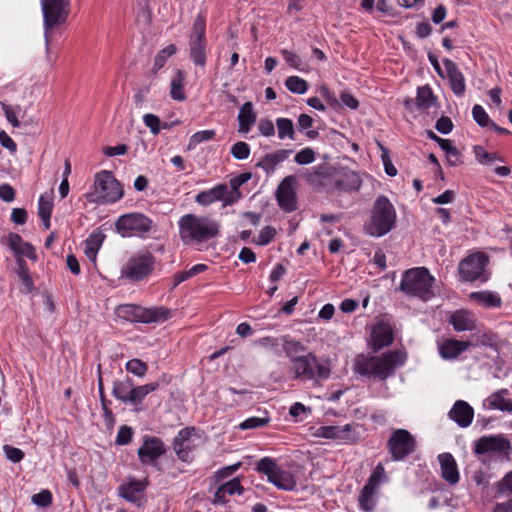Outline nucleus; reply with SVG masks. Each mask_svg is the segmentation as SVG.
<instances>
[{
  "label": "nucleus",
  "mask_w": 512,
  "mask_h": 512,
  "mask_svg": "<svg viewBox=\"0 0 512 512\" xmlns=\"http://www.w3.org/2000/svg\"><path fill=\"white\" fill-rule=\"evenodd\" d=\"M405 361L406 353L398 349L388 351L379 357L359 354L354 359L353 370L363 377L385 381L393 376L395 370Z\"/></svg>",
  "instance_id": "1"
},
{
  "label": "nucleus",
  "mask_w": 512,
  "mask_h": 512,
  "mask_svg": "<svg viewBox=\"0 0 512 512\" xmlns=\"http://www.w3.org/2000/svg\"><path fill=\"white\" fill-rule=\"evenodd\" d=\"M179 236L185 245L201 244L219 234L220 225L214 219L185 214L178 221Z\"/></svg>",
  "instance_id": "2"
},
{
  "label": "nucleus",
  "mask_w": 512,
  "mask_h": 512,
  "mask_svg": "<svg viewBox=\"0 0 512 512\" xmlns=\"http://www.w3.org/2000/svg\"><path fill=\"white\" fill-rule=\"evenodd\" d=\"M396 218L392 202L386 196L380 195L374 201L370 219L364 225L365 233L372 237H382L395 227Z\"/></svg>",
  "instance_id": "3"
},
{
  "label": "nucleus",
  "mask_w": 512,
  "mask_h": 512,
  "mask_svg": "<svg viewBox=\"0 0 512 512\" xmlns=\"http://www.w3.org/2000/svg\"><path fill=\"white\" fill-rule=\"evenodd\" d=\"M435 279L425 267H415L402 274L399 289L408 298H417L424 302L433 296V283Z\"/></svg>",
  "instance_id": "4"
},
{
  "label": "nucleus",
  "mask_w": 512,
  "mask_h": 512,
  "mask_svg": "<svg viewBox=\"0 0 512 512\" xmlns=\"http://www.w3.org/2000/svg\"><path fill=\"white\" fill-rule=\"evenodd\" d=\"M332 174V168L322 164L307 172L306 180L320 186H326L328 181H331L334 189L344 192L358 191L361 187L362 180L359 174L354 171L343 172L336 176Z\"/></svg>",
  "instance_id": "5"
},
{
  "label": "nucleus",
  "mask_w": 512,
  "mask_h": 512,
  "mask_svg": "<svg viewBox=\"0 0 512 512\" xmlns=\"http://www.w3.org/2000/svg\"><path fill=\"white\" fill-rule=\"evenodd\" d=\"M291 371L294 373L295 380L309 381L318 385L329 379L331 367L329 360H319L314 353L309 352L293 359Z\"/></svg>",
  "instance_id": "6"
},
{
  "label": "nucleus",
  "mask_w": 512,
  "mask_h": 512,
  "mask_svg": "<svg viewBox=\"0 0 512 512\" xmlns=\"http://www.w3.org/2000/svg\"><path fill=\"white\" fill-rule=\"evenodd\" d=\"M207 48L206 15L203 12H199L193 21L188 40L189 59L195 66L200 68L206 66Z\"/></svg>",
  "instance_id": "7"
},
{
  "label": "nucleus",
  "mask_w": 512,
  "mask_h": 512,
  "mask_svg": "<svg viewBox=\"0 0 512 512\" xmlns=\"http://www.w3.org/2000/svg\"><path fill=\"white\" fill-rule=\"evenodd\" d=\"M46 49L49 48L50 32L64 24L70 13V0H41Z\"/></svg>",
  "instance_id": "8"
},
{
  "label": "nucleus",
  "mask_w": 512,
  "mask_h": 512,
  "mask_svg": "<svg viewBox=\"0 0 512 512\" xmlns=\"http://www.w3.org/2000/svg\"><path fill=\"white\" fill-rule=\"evenodd\" d=\"M489 257L484 252H476L465 257L458 266L460 278L466 282L485 283L490 279Z\"/></svg>",
  "instance_id": "9"
},
{
  "label": "nucleus",
  "mask_w": 512,
  "mask_h": 512,
  "mask_svg": "<svg viewBox=\"0 0 512 512\" xmlns=\"http://www.w3.org/2000/svg\"><path fill=\"white\" fill-rule=\"evenodd\" d=\"M256 470L267 476L270 483L280 490L293 491L296 488L294 475L278 467L275 459L264 457L257 463Z\"/></svg>",
  "instance_id": "10"
},
{
  "label": "nucleus",
  "mask_w": 512,
  "mask_h": 512,
  "mask_svg": "<svg viewBox=\"0 0 512 512\" xmlns=\"http://www.w3.org/2000/svg\"><path fill=\"white\" fill-rule=\"evenodd\" d=\"M153 228V221L146 215L138 212L120 216L115 222V229L122 237L140 236L148 234Z\"/></svg>",
  "instance_id": "11"
},
{
  "label": "nucleus",
  "mask_w": 512,
  "mask_h": 512,
  "mask_svg": "<svg viewBox=\"0 0 512 512\" xmlns=\"http://www.w3.org/2000/svg\"><path fill=\"white\" fill-rule=\"evenodd\" d=\"M97 201L102 204L115 203L123 197V189L112 172L103 170L95 175Z\"/></svg>",
  "instance_id": "12"
},
{
  "label": "nucleus",
  "mask_w": 512,
  "mask_h": 512,
  "mask_svg": "<svg viewBox=\"0 0 512 512\" xmlns=\"http://www.w3.org/2000/svg\"><path fill=\"white\" fill-rule=\"evenodd\" d=\"M387 448L393 461H403L416 449L414 436L406 429H396L387 442Z\"/></svg>",
  "instance_id": "13"
},
{
  "label": "nucleus",
  "mask_w": 512,
  "mask_h": 512,
  "mask_svg": "<svg viewBox=\"0 0 512 512\" xmlns=\"http://www.w3.org/2000/svg\"><path fill=\"white\" fill-rule=\"evenodd\" d=\"M154 264L155 258L150 252L139 253L128 260L121 270V277L139 282L151 274Z\"/></svg>",
  "instance_id": "14"
},
{
  "label": "nucleus",
  "mask_w": 512,
  "mask_h": 512,
  "mask_svg": "<svg viewBox=\"0 0 512 512\" xmlns=\"http://www.w3.org/2000/svg\"><path fill=\"white\" fill-rule=\"evenodd\" d=\"M120 312L129 321L141 323H157L166 321L170 316V310L165 307L144 308L137 305H125Z\"/></svg>",
  "instance_id": "15"
},
{
  "label": "nucleus",
  "mask_w": 512,
  "mask_h": 512,
  "mask_svg": "<svg viewBox=\"0 0 512 512\" xmlns=\"http://www.w3.org/2000/svg\"><path fill=\"white\" fill-rule=\"evenodd\" d=\"M510 449V441L501 434L482 436L474 442V452L477 455L506 456Z\"/></svg>",
  "instance_id": "16"
},
{
  "label": "nucleus",
  "mask_w": 512,
  "mask_h": 512,
  "mask_svg": "<svg viewBox=\"0 0 512 512\" xmlns=\"http://www.w3.org/2000/svg\"><path fill=\"white\" fill-rule=\"evenodd\" d=\"M166 451V446L161 438L145 435L142 445L137 450V456L141 464L157 467V460L163 456Z\"/></svg>",
  "instance_id": "17"
},
{
  "label": "nucleus",
  "mask_w": 512,
  "mask_h": 512,
  "mask_svg": "<svg viewBox=\"0 0 512 512\" xmlns=\"http://www.w3.org/2000/svg\"><path fill=\"white\" fill-rule=\"evenodd\" d=\"M356 427L357 426L352 424H346L344 426H320L317 429L316 436L338 440L345 444H353L360 440V434L356 431Z\"/></svg>",
  "instance_id": "18"
},
{
  "label": "nucleus",
  "mask_w": 512,
  "mask_h": 512,
  "mask_svg": "<svg viewBox=\"0 0 512 512\" xmlns=\"http://www.w3.org/2000/svg\"><path fill=\"white\" fill-rule=\"evenodd\" d=\"M194 434V427H185L173 438L172 448L177 458L182 462L189 463L192 461L191 453L194 449V445L191 442V437Z\"/></svg>",
  "instance_id": "19"
},
{
  "label": "nucleus",
  "mask_w": 512,
  "mask_h": 512,
  "mask_svg": "<svg viewBox=\"0 0 512 512\" xmlns=\"http://www.w3.org/2000/svg\"><path fill=\"white\" fill-rule=\"evenodd\" d=\"M148 486V480L130 479L118 487V494L123 499L140 507L145 502L144 492Z\"/></svg>",
  "instance_id": "20"
},
{
  "label": "nucleus",
  "mask_w": 512,
  "mask_h": 512,
  "mask_svg": "<svg viewBox=\"0 0 512 512\" xmlns=\"http://www.w3.org/2000/svg\"><path fill=\"white\" fill-rule=\"evenodd\" d=\"M294 182V176H287L277 188L276 197L278 205L286 212H293L297 209L296 193L293 188Z\"/></svg>",
  "instance_id": "21"
},
{
  "label": "nucleus",
  "mask_w": 512,
  "mask_h": 512,
  "mask_svg": "<svg viewBox=\"0 0 512 512\" xmlns=\"http://www.w3.org/2000/svg\"><path fill=\"white\" fill-rule=\"evenodd\" d=\"M3 243L12 250L15 256V260L17 257L24 259V256L33 262L38 260L34 246L28 242L23 241L22 237L17 233L10 232L3 239Z\"/></svg>",
  "instance_id": "22"
},
{
  "label": "nucleus",
  "mask_w": 512,
  "mask_h": 512,
  "mask_svg": "<svg viewBox=\"0 0 512 512\" xmlns=\"http://www.w3.org/2000/svg\"><path fill=\"white\" fill-rule=\"evenodd\" d=\"M371 339L375 352L389 346L394 340L393 327L387 320L380 319L372 328Z\"/></svg>",
  "instance_id": "23"
},
{
  "label": "nucleus",
  "mask_w": 512,
  "mask_h": 512,
  "mask_svg": "<svg viewBox=\"0 0 512 512\" xmlns=\"http://www.w3.org/2000/svg\"><path fill=\"white\" fill-rule=\"evenodd\" d=\"M437 98L434 96L429 85L418 87L416 98H406L404 100L405 109L413 112L415 109L426 111L435 105Z\"/></svg>",
  "instance_id": "24"
},
{
  "label": "nucleus",
  "mask_w": 512,
  "mask_h": 512,
  "mask_svg": "<svg viewBox=\"0 0 512 512\" xmlns=\"http://www.w3.org/2000/svg\"><path fill=\"white\" fill-rule=\"evenodd\" d=\"M228 198V186L219 184L209 190L199 192L195 197V202L201 206H208L217 201H221L223 206L233 205V203H227Z\"/></svg>",
  "instance_id": "25"
},
{
  "label": "nucleus",
  "mask_w": 512,
  "mask_h": 512,
  "mask_svg": "<svg viewBox=\"0 0 512 512\" xmlns=\"http://www.w3.org/2000/svg\"><path fill=\"white\" fill-rule=\"evenodd\" d=\"M244 487L242 486L238 477L233 478L223 484H221L216 492L212 504L214 505H225L229 502L228 496L243 495Z\"/></svg>",
  "instance_id": "26"
},
{
  "label": "nucleus",
  "mask_w": 512,
  "mask_h": 512,
  "mask_svg": "<svg viewBox=\"0 0 512 512\" xmlns=\"http://www.w3.org/2000/svg\"><path fill=\"white\" fill-rule=\"evenodd\" d=\"M450 324L457 332L473 331L477 327V318L472 311L458 309L450 314Z\"/></svg>",
  "instance_id": "27"
},
{
  "label": "nucleus",
  "mask_w": 512,
  "mask_h": 512,
  "mask_svg": "<svg viewBox=\"0 0 512 512\" xmlns=\"http://www.w3.org/2000/svg\"><path fill=\"white\" fill-rule=\"evenodd\" d=\"M474 418V409L466 401L458 400L450 409V419L454 420L460 427L470 426Z\"/></svg>",
  "instance_id": "28"
},
{
  "label": "nucleus",
  "mask_w": 512,
  "mask_h": 512,
  "mask_svg": "<svg viewBox=\"0 0 512 512\" xmlns=\"http://www.w3.org/2000/svg\"><path fill=\"white\" fill-rule=\"evenodd\" d=\"M508 389H500L486 398L484 405L490 410H500L512 414V399Z\"/></svg>",
  "instance_id": "29"
},
{
  "label": "nucleus",
  "mask_w": 512,
  "mask_h": 512,
  "mask_svg": "<svg viewBox=\"0 0 512 512\" xmlns=\"http://www.w3.org/2000/svg\"><path fill=\"white\" fill-rule=\"evenodd\" d=\"M134 386L133 380L129 377H125L122 380H115L113 382L112 395L118 401L126 405H131Z\"/></svg>",
  "instance_id": "30"
},
{
  "label": "nucleus",
  "mask_w": 512,
  "mask_h": 512,
  "mask_svg": "<svg viewBox=\"0 0 512 512\" xmlns=\"http://www.w3.org/2000/svg\"><path fill=\"white\" fill-rule=\"evenodd\" d=\"M469 299L485 309L500 308L502 306V298L496 292L478 291L471 292Z\"/></svg>",
  "instance_id": "31"
},
{
  "label": "nucleus",
  "mask_w": 512,
  "mask_h": 512,
  "mask_svg": "<svg viewBox=\"0 0 512 512\" xmlns=\"http://www.w3.org/2000/svg\"><path fill=\"white\" fill-rule=\"evenodd\" d=\"M237 119L239 124L238 132L243 134L250 132L257 119V114L254 112L252 102H245L241 106Z\"/></svg>",
  "instance_id": "32"
},
{
  "label": "nucleus",
  "mask_w": 512,
  "mask_h": 512,
  "mask_svg": "<svg viewBox=\"0 0 512 512\" xmlns=\"http://www.w3.org/2000/svg\"><path fill=\"white\" fill-rule=\"evenodd\" d=\"M251 178H252L251 172H244V173H241L238 176L230 179V181H229L230 189L228 188L229 198L227 199V203L235 204L236 202L239 201V199L242 197V194L239 190L240 187L243 184L247 183Z\"/></svg>",
  "instance_id": "33"
},
{
  "label": "nucleus",
  "mask_w": 512,
  "mask_h": 512,
  "mask_svg": "<svg viewBox=\"0 0 512 512\" xmlns=\"http://www.w3.org/2000/svg\"><path fill=\"white\" fill-rule=\"evenodd\" d=\"M186 83V73L183 70L177 69L176 75L172 78L170 83V96L173 100L184 101L186 95L184 92V85Z\"/></svg>",
  "instance_id": "34"
},
{
  "label": "nucleus",
  "mask_w": 512,
  "mask_h": 512,
  "mask_svg": "<svg viewBox=\"0 0 512 512\" xmlns=\"http://www.w3.org/2000/svg\"><path fill=\"white\" fill-rule=\"evenodd\" d=\"M281 350L292 363L293 359L299 358V353L306 351V347L300 341L286 335L282 336Z\"/></svg>",
  "instance_id": "35"
},
{
  "label": "nucleus",
  "mask_w": 512,
  "mask_h": 512,
  "mask_svg": "<svg viewBox=\"0 0 512 512\" xmlns=\"http://www.w3.org/2000/svg\"><path fill=\"white\" fill-rule=\"evenodd\" d=\"M105 235L102 232H93L85 240L84 253L93 262L96 261L97 253L104 241Z\"/></svg>",
  "instance_id": "36"
},
{
  "label": "nucleus",
  "mask_w": 512,
  "mask_h": 512,
  "mask_svg": "<svg viewBox=\"0 0 512 512\" xmlns=\"http://www.w3.org/2000/svg\"><path fill=\"white\" fill-rule=\"evenodd\" d=\"M450 88L456 96H462L466 89L464 75L452 61H450Z\"/></svg>",
  "instance_id": "37"
},
{
  "label": "nucleus",
  "mask_w": 512,
  "mask_h": 512,
  "mask_svg": "<svg viewBox=\"0 0 512 512\" xmlns=\"http://www.w3.org/2000/svg\"><path fill=\"white\" fill-rule=\"evenodd\" d=\"M15 262V272L24 285L26 292L30 293L34 289V282L30 274V269L24 259L17 257Z\"/></svg>",
  "instance_id": "38"
},
{
  "label": "nucleus",
  "mask_w": 512,
  "mask_h": 512,
  "mask_svg": "<svg viewBox=\"0 0 512 512\" xmlns=\"http://www.w3.org/2000/svg\"><path fill=\"white\" fill-rule=\"evenodd\" d=\"M375 493L376 490L370 488L369 486H364L362 488L358 498L359 506L362 510L366 512H372L375 510L377 505Z\"/></svg>",
  "instance_id": "39"
},
{
  "label": "nucleus",
  "mask_w": 512,
  "mask_h": 512,
  "mask_svg": "<svg viewBox=\"0 0 512 512\" xmlns=\"http://www.w3.org/2000/svg\"><path fill=\"white\" fill-rule=\"evenodd\" d=\"M276 128L278 132V138L284 140L286 138L295 140V128L291 119L280 117L276 119Z\"/></svg>",
  "instance_id": "40"
},
{
  "label": "nucleus",
  "mask_w": 512,
  "mask_h": 512,
  "mask_svg": "<svg viewBox=\"0 0 512 512\" xmlns=\"http://www.w3.org/2000/svg\"><path fill=\"white\" fill-rule=\"evenodd\" d=\"M177 52V47L174 44H169L160 50L154 58L152 72L156 74L161 68L164 67L167 59Z\"/></svg>",
  "instance_id": "41"
},
{
  "label": "nucleus",
  "mask_w": 512,
  "mask_h": 512,
  "mask_svg": "<svg viewBox=\"0 0 512 512\" xmlns=\"http://www.w3.org/2000/svg\"><path fill=\"white\" fill-rule=\"evenodd\" d=\"M388 481L389 478L386 475L384 466L381 463H378L364 486H369L370 488L377 490L382 483H386Z\"/></svg>",
  "instance_id": "42"
},
{
  "label": "nucleus",
  "mask_w": 512,
  "mask_h": 512,
  "mask_svg": "<svg viewBox=\"0 0 512 512\" xmlns=\"http://www.w3.org/2000/svg\"><path fill=\"white\" fill-rule=\"evenodd\" d=\"M281 343H282V336L281 337L266 336V337H262L256 341H254V345H258L263 348L270 349L277 356H280L282 354Z\"/></svg>",
  "instance_id": "43"
},
{
  "label": "nucleus",
  "mask_w": 512,
  "mask_h": 512,
  "mask_svg": "<svg viewBox=\"0 0 512 512\" xmlns=\"http://www.w3.org/2000/svg\"><path fill=\"white\" fill-rule=\"evenodd\" d=\"M314 120L308 114H300L297 121V128L300 132L306 131V136L310 140H314L319 136V132L316 130H310L313 126Z\"/></svg>",
  "instance_id": "44"
},
{
  "label": "nucleus",
  "mask_w": 512,
  "mask_h": 512,
  "mask_svg": "<svg viewBox=\"0 0 512 512\" xmlns=\"http://www.w3.org/2000/svg\"><path fill=\"white\" fill-rule=\"evenodd\" d=\"M286 88L294 94H304L307 92L309 86L306 80L299 76H289L285 80Z\"/></svg>",
  "instance_id": "45"
},
{
  "label": "nucleus",
  "mask_w": 512,
  "mask_h": 512,
  "mask_svg": "<svg viewBox=\"0 0 512 512\" xmlns=\"http://www.w3.org/2000/svg\"><path fill=\"white\" fill-rule=\"evenodd\" d=\"M474 344L469 340H457L450 338V360L457 359L462 353L473 347Z\"/></svg>",
  "instance_id": "46"
},
{
  "label": "nucleus",
  "mask_w": 512,
  "mask_h": 512,
  "mask_svg": "<svg viewBox=\"0 0 512 512\" xmlns=\"http://www.w3.org/2000/svg\"><path fill=\"white\" fill-rule=\"evenodd\" d=\"M125 369L127 372L142 378L148 371V365L141 359L134 358L126 362Z\"/></svg>",
  "instance_id": "47"
},
{
  "label": "nucleus",
  "mask_w": 512,
  "mask_h": 512,
  "mask_svg": "<svg viewBox=\"0 0 512 512\" xmlns=\"http://www.w3.org/2000/svg\"><path fill=\"white\" fill-rule=\"evenodd\" d=\"M215 135L214 130H202L194 133L189 139L188 149H195L200 143L212 140Z\"/></svg>",
  "instance_id": "48"
},
{
  "label": "nucleus",
  "mask_w": 512,
  "mask_h": 512,
  "mask_svg": "<svg viewBox=\"0 0 512 512\" xmlns=\"http://www.w3.org/2000/svg\"><path fill=\"white\" fill-rule=\"evenodd\" d=\"M251 152L250 146L248 143L243 141H238L232 145L230 153L237 160H245L249 157Z\"/></svg>",
  "instance_id": "49"
},
{
  "label": "nucleus",
  "mask_w": 512,
  "mask_h": 512,
  "mask_svg": "<svg viewBox=\"0 0 512 512\" xmlns=\"http://www.w3.org/2000/svg\"><path fill=\"white\" fill-rule=\"evenodd\" d=\"M474 154L476 160L483 165H492L497 159L496 153H489L480 145L474 146Z\"/></svg>",
  "instance_id": "50"
},
{
  "label": "nucleus",
  "mask_w": 512,
  "mask_h": 512,
  "mask_svg": "<svg viewBox=\"0 0 512 512\" xmlns=\"http://www.w3.org/2000/svg\"><path fill=\"white\" fill-rule=\"evenodd\" d=\"M472 115L473 119L476 121V123L481 127H487L490 126L491 120L489 115L486 113L484 108L481 105H474L472 109Z\"/></svg>",
  "instance_id": "51"
},
{
  "label": "nucleus",
  "mask_w": 512,
  "mask_h": 512,
  "mask_svg": "<svg viewBox=\"0 0 512 512\" xmlns=\"http://www.w3.org/2000/svg\"><path fill=\"white\" fill-rule=\"evenodd\" d=\"M31 501L38 507H48L52 503V493L49 490L44 489L39 493L34 494L31 498Z\"/></svg>",
  "instance_id": "52"
},
{
  "label": "nucleus",
  "mask_w": 512,
  "mask_h": 512,
  "mask_svg": "<svg viewBox=\"0 0 512 512\" xmlns=\"http://www.w3.org/2000/svg\"><path fill=\"white\" fill-rule=\"evenodd\" d=\"M281 55L283 56L284 60L291 67H293L299 71H304V64L299 55H297L296 53H293L287 49H283L281 51Z\"/></svg>",
  "instance_id": "53"
},
{
  "label": "nucleus",
  "mask_w": 512,
  "mask_h": 512,
  "mask_svg": "<svg viewBox=\"0 0 512 512\" xmlns=\"http://www.w3.org/2000/svg\"><path fill=\"white\" fill-rule=\"evenodd\" d=\"M276 235V229L272 226H265L261 229L258 238L254 241L255 244L265 246L269 244Z\"/></svg>",
  "instance_id": "54"
},
{
  "label": "nucleus",
  "mask_w": 512,
  "mask_h": 512,
  "mask_svg": "<svg viewBox=\"0 0 512 512\" xmlns=\"http://www.w3.org/2000/svg\"><path fill=\"white\" fill-rule=\"evenodd\" d=\"M269 421L270 419L268 417H250L241 422L239 428L242 430L255 429L267 425Z\"/></svg>",
  "instance_id": "55"
},
{
  "label": "nucleus",
  "mask_w": 512,
  "mask_h": 512,
  "mask_svg": "<svg viewBox=\"0 0 512 512\" xmlns=\"http://www.w3.org/2000/svg\"><path fill=\"white\" fill-rule=\"evenodd\" d=\"M315 160V152L312 148L306 147L296 153L294 161L299 165H307Z\"/></svg>",
  "instance_id": "56"
},
{
  "label": "nucleus",
  "mask_w": 512,
  "mask_h": 512,
  "mask_svg": "<svg viewBox=\"0 0 512 512\" xmlns=\"http://www.w3.org/2000/svg\"><path fill=\"white\" fill-rule=\"evenodd\" d=\"M256 167L263 169L267 175L272 174L278 164L271 153L266 154L260 161L255 164Z\"/></svg>",
  "instance_id": "57"
},
{
  "label": "nucleus",
  "mask_w": 512,
  "mask_h": 512,
  "mask_svg": "<svg viewBox=\"0 0 512 512\" xmlns=\"http://www.w3.org/2000/svg\"><path fill=\"white\" fill-rule=\"evenodd\" d=\"M53 210V202L51 199L41 195L38 201V215L40 218L51 217Z\"/></svg>",
  "instance_id": "58"
},
{
  "label": "nucleus",
  "mask_w": 512,
  "mask_h": 512,
  "mask_svg": "<svg viewBox=\"0 0 512 512\" xmlns=\"http://www.w3.org/2000/svg\"><path fill=\"white\" fill-rule=\"evenodd\" d=\"M381 149V159L384 165L385 172L388 176L394 177L397 174V169L392 164L390 159L389 150L379 143Z\"/></svg>",
  "instance_id": "59"
},
{
  "label": "nucleus",
  "mask_w": 512,
  "mask_h": 512,
  "mask_svg": "<svg viewBox=\"0 0 512 512\" xmlns=\"http://www.w3.org/2000/svg\"><path fill=\"white\" fill-rule=\"evenodd\" d=\"M147 392L143 385L140 386H134L133 396L131 400V405L133 406L136 411L141 410V406L143 403V400L147 396Z\"/></svg>",
  "instance_id": "60"
},
{
  "label": "nucleus",
  "mask_w": 512,
  "mask_h": 512,
  "mask_svg": "<svg viewBox=\"0 0 512 512\" xmlns=\"http://www.w3.org/2000/svg\"><path fill=\"white\" fill-rule=\"evenodd\" d=\"M144 124L150 129L153 135H157L161 129V121L157 115L147 113L143 116Z\"/></svg>",
  "instance_id": "61"
},
{
  "label": "nucleus",
  "mask_w": 512,
  "mask_h": 512,
  "mask_svg": "<svg viewBox=\"0 0 512 512\" xmlns=\"http://www.w3.org/2000/svg\"><path fill=\"white\" fill-rule=\"evenodd\" d=\"M133 430L127 425H122L117 433L115 443L117 445H127L131 442Z\"/></svg>",
  "instance_id": "62"
},
{
  "label": "nucleus",
  "mask_w": 512,
  "mask_h": 512,
  "mask_svg": "<svg viewBox=\"0 0 512 512\" xmlns=\"http://www.w3.org/2000/svg\"><path fill=\"white\" fill-rule=\"evenodd\" d=\"M3 450L6 455V458L13 463H19L20 461L23 460L25 456L24 452L21 449L11 445H4Z\"/></svg>",
  "instance_id": "63"
},
{
  "label": "nucleus",
  "mask_w": 512,
  "mask_h": 512,
  "mask_svg": "<svg viewBox=\"0 0 512 512\" xmlns=\"http://www.w3.org/2000/svg\"><path fill=\"white\" fill-rule=\"evenodd\" d=\"M259 133L265 137H271L275 134V125L269 119H261L258 124Z\"/></svg>",
  "instance_id": "64"
}]
</instances>
